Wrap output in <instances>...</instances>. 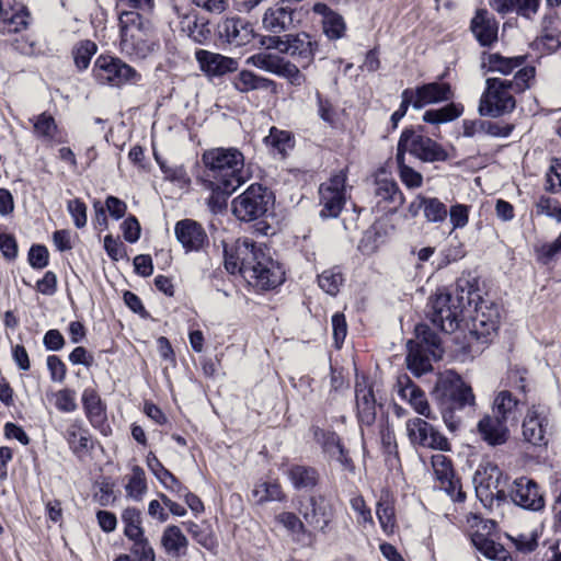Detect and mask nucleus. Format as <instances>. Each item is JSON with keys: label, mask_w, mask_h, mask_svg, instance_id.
<instances>
[{"label": "nucleus", "mask_w": 561, "mask_h": 561, "mask_svg": "<svg viewBox=\"0 0 561 561\" xmlns=\"http://www.w3.org/2000/svg\"><path fill=\"white\" fill-rule=\"evenodd\" d=\"M225 267L230 274L240 273L249 285L261 290L273 289L284 282V271L271 257L266 247L249 238L225 247Z\"/></svg>", "instance_id": "1"}, {"label": "nucleus", "mask_w": 561, "mask_h": 561, "mask_svg": "<svg viewBox=\"0 0 561 561\" xmlns=\"http://www.w3.org/2000/svg\"><path fill=\"white\" fill-rule=\"evenodd\" d=\"M205 167L201 183L204 188L234 192L250 179L244 156L237 148H213L202 154Z\"/></svg>", "instance_id": "2"}, {"label": "nucleus", "mask_w": 561, "mask_h": 561, "mask_svg": "<svg viewBox=\"0 0 561 561\" xmlns=\"http://www.w3.org/2000/svg\"><path fill=\"white\" fill-rule=\"evenodd\" d=\"M535 77V68L526 67L516 72L512 80L489 78L481 95L479 113L482 116L499 117L515 108L513 92H523L529 88Z\"/></svg>", "instance_id": "3"}, {"label": "nucleus", "mask_w": 561, "mask_h": 561, "mask_svg": "<svg viewBox=\"0 0 561 561\" xmlns=\"http://www.w3.org/2000/svg\"><path fill=\"white\" fill-rule=\"evenodd\" d=\"M119 48L130 59H145L159 50L151 22L140 14L123 13L119 16Z\"/></svg>", "instance_id": "4"}, {"label": "nucleus", "mask_w": 561, "mask_h": 561, "mask_svg": "<svg viewBox=\"0 0 561 561\" xmlns=\"http://www.w3.org/2000/svg\"><path fill=\"white\" fill-rule=\"evenodd\" d=\"M465 288L457 283L455 293L438 290L431 300L430 319L434 325L446 333L456 331L459 327L466 305L471 302V291L463 296Z\"/></svg>", "instance_id": "5"}, {"label": "nucleus", "mask_w": 561, "mask_h": 561, "mask_svg": "<svg viewBox=\"0 0 561 561\" xmlns=\"http://www.w3.org/2000/svg\"><path fill=\"white\" fill-rule=\"evenodd\" d=\"M434 394L438 400L444 421L454 416V410L472 405L474 402L471 388L461 380L460 376L453 371H448L439 378Z\"/></svg>", "instance_id": "6"}, {"label": "nucleus", "mask_w": 561, "mask_h": 561, "mask_svg": "<svg viewBox=\"0 0 561 561\" xmlns=\"http://www.w3.org/2000/svg\"><path fill=\"white\" fill-rule=\"evenodd\" d=\"M405 152L423 162H440L449 159L448 152L442 145L413 129H404L398 141L399 158H405Z\"/></svg>", "instance_id": "7"}, {"label": "nucleus", "mask_w": 561, "mask_h": 561, "mask_svg": "<svg viewBox=\"0 0 561 561\" xmlns=\"http://www.w3.org/2000/svg\"><path fill=\"white\" fill-rule=\"evenodd\" d=\"M270 204V192L261 184H252L232 201V213L239 220L253 221L267 211Z\"/></svg>", "instance_id": "8"}, {"label": "nucleus", "mask_w": 561, "mask_h": 561, "mask_svg": "<svg viewBox=\"0 0 561 561\" xmlns=\"http://www.w3.org/2000/svg\"><path fill=\"white\" fill-rule=\"evenodd\" d=\"M95 80L101 84L121 87L127 82H137L140 75L119 58L101 55L93 67Z\"/></svg>", "instance_id": "9"}, {"label": "nucleus", "mask_w": 561, "mask_h": 561, "mask_svg": "<svg viewBox=\"0 0 561 561\" xmlns=\"http://www.w3.org/2000/svg\"><path fill=\"white\" fill-rule=\"evenodd\" d=\"M267 49H275L282 54H288L309 64L317 50V43L309 34H287L284 36H268L263 41Z\"/></svg>", "instance_id": "10"}, {"label": "nucleus", "mask_w": 561, "mask_h": 561, "mask_svg": "<svg viewBox=\"0 0 561 561\" xmlns=\"http://www.w3.org/2000/svg\"><path fill=\"white\" fill-rule=\"evenodd\" d=\"M346 173L340 171L332 175L328 182L319 187L320 216L323 218H335L340 215L346 199Z\"/></svg>", "instance_id": "11"}, {"label": "nucleus", "mask_w": 561, "mask_h": 561, "mask_svg": "<svg viewBox=\"0 0 561 561\" xmlns=\"http://www.w3.org/2000/svg\"><path fill=\"white\" fill-rule=\"evenodd\" d=\"M500 323V310L496 305L481 300L476 305L471 316L470 334L478 341L486 343L497 331Z\"/></svg>", "instance_id": "12"}, {"label": "nucleus", "mask_w": 561, "mask_h": 561, "mask_svg": "<svg viewBox=\"0 0 561 561\" xmlns=\"http://www.w3.org/2000/svg\"><path fill=\"white\" fill-rule=\"evenodd\" d=\"M503 473L496 465L486 463L474 474L476 492L482 502L496 500L503 502L507 495L501 486Z\"/></svg>", "instance_id": "13"}, {"label": "nucleus", "mask_w": 561, "mask_h": 561, "mask_svg": "<svg viewBox=\"0 0 561 561\" xmlns=\"http://www.w3.org/2000/svg\"><path fill=\"white\" fill-rule=\"evenodd\" d=\"M510 497L512 502L527 511L540 512L545 508V497L533 479L520 477L514 480Z\"/></svg>", "instance_id": "14"}, {"label": "nucleus", "mask_w": 561, "mask_h": 561, "mask_svg": "<svg viewBox=\"0 0 561 561\" xmlns=\"http://www.w3.org/2000/svg\"><path fill=\"white\" fill-rule=\"evenodd\" d=\"M432 467L439 483V488L444 490L453 501L463 502L465 492L461 490L459 480L455 477L451 460L443 454L432 456Z\"/></svg>", "instance_id": "15"}, {"label": "nucleus", "mask_w": 561, "mask_h": 561, "mask_svg": "<svg viewBox=\"0 0 561 561\" xmlns=\"http://www.w3.org/2000/svg\"><path fill=\"white\" fill-rule=\"evenodd\" d=\"M195 59L201 71L209 79L234 72L239 67L237 59L206 49H197Z\"/></svg>", "instance_id": "16"}, {"label": "nucleus", "mask_w": 561, "mask_h": 561, "mask_svg": "<svg viewBox=\"0 0 561 561\" xmlns=\"http://www.w3.org/2000/svg\"><path fill=\"white\" fill-rule=\"evenodd\" d=\"M411 93L412 106L421 110L426 105L449 101L453 91L448 83L431 82L415 89H408Z\"/></svg>", "instance_id": "17"}, {"label": "nucleus", "mask_w": 561, "mask_h": 561, "mask_svg": "<svg viewBox=\"0 0 561 561\" xmlns=\"http://www.w3.org/2000/svg\"><path fill=\"white\" fill-rule=\"evenodd\" d=\"M298 12L289 7L275 4L270 7L263 15L262 23L266 31L280 33L296 27L299 24Z\"/></svg>", "instance_id": "18"}, {"label": "nucleus", "mask_w": 561, "mask_h": 561, "mask_svg": "<svg viewBox=\"0 0 561 561\" xmlns=\"http://www.w3.org/2000/svg\"><path fill=\"white\" fill-rule=\"evenodd\" d=\"M313 435L325 454L337 460L345 470L354 471L355 466L353 460L335 433L314 427Z\"/></svg>", "instance_id": "19"}, {"label": "nucleus", "mask_w": 561, "mask_h": 561, "mask_svg": "<svg viewBox=\"0 0 561 561\" xmlns=\"http://www.w3.org/2000/svg\"><path fill=\"white\" fill-rule=\"evenodd\" d=\"M178 241L186 251H199L208 244V237L204 228L192 219L176 222L174 228Z\"/></svg>", "instance_id": "20"}, {"label": "nucleus", "mask_w": 561, "mask_h": 561, "mask_svg": "<svg viewBox=\"0 0 561 561\" xmlns=\"http://www.w3.org/2000/svg\"><path fill=\"white\" fill-rule=\"evenodd\" d=\"M302 515L309 526L324 531L333 518V508L324 496L314 495L309 499Z\"/></svg>", "instance_id": "21"}, {"label": "nucleus", "mask_w": 561, "mask_h": 561, "mask_svg": "<svg viewBox=\"0 0 561 561\" xmlns=\"http://www.w3.org/2000/svg\"><path fill=\"white\" fill-rule=\"evenodd\" d=\"M408 433L413 444L433 449H448V440L431 423H407Z\"/></svg>", "instance_id": "22"}, {"label": "nucleus", "mask_w": 561, "mask_h": 561, "mask_svg": "<svg viewBox=\"0 0 561 561\" xmlns=\"http://www.w3.org/2000/svg\"><path fill=\"white\" fill-rule=\"evenodd\" d=\"M218 34L227 43L240 46L250 41L252 30L242 19L231 16L224 19L218 24Z\"/></svg>", "instance_id": "23"}, {"label": "nucleus", "mask_w": 561, "mask_h": 561, "mask_svg": "<svg viewBox=\"0 0 561 561\" xmlns=\"http://www.w3.org/2000/svg\"><path fill=\"white\" fill-rule=\"evenodd\" d=\"M497 23L486 10H478L471 21V31L482 46L497 41Z\"/></svg>", "instance_id": "24"}, {"label": "nucleus", "mask_w": 561, "mask_h": 561, "mask_svg": "<svg viewBox=\"0 0 561 561\" xmlns=\"http://www.w3.org/2000/svg\"><path fill=\"white\" fill-rule=\"evenodd\" d=\"M398 387L399 396L402 399L408 400L415 412L425 417L431 416L430 405L424 392L419 389L407 375L400 376L398 378Z\"/></svg>", "instance_id": "25"}, {"label": "nucleus", "mask_w": 561, "mask_h": 561, "mask_svg": "<svg viewBox=\"0 0 561 561\" xmlns=\"http://www.w3.org/2000/svg\"><path fill=\"white\" fill-rule=\"evenodd\" d=\"M524 64V56L504 57L497 53L484 55L482 59V68L485 71L499 72L503 76H507L516 69L525 68Z\"/></svg>", "instance_id": "26"}, {"label": "nucleus", "mask_w": 561, "mask_h": 561, "mask_svg": "<svg viewBox=\"0 0 561 561\" xmlns=\"http://www.w3.org/2000/svg\"><path fill=\"white\" fill-rule=\"evenodd\" d=\"M375 193L381 201L393 204L394 209L401 206L404 202L403 194L401 193L397 182L391 179L383 169L376 175Z\"/></svg>", "instance_id": "27"}, {"label": "nucleus", "mask_w": 561, "mask_h": 561, "mask_svg": "<svg viewBox=\"0 0 561 561\" xmlns=\"http://www.w3.org/2000/svg\"><path fill=\"white\" fill-rule=\"evenodd\" d=\"M66 438L73 454L82 458L93 448V438L88 430L83 428L81 423H71L66 431Z\"/></svg>", "instance_id": "28"}, {"label": "nucleus", "mask_w": 561, "mask_h": 561, "mask_svg": "<svg viewBox=\"0 0 561 561\" xmlns=\"http://www.w3.org/2000/svg\"><path fill=\"white\" fill-rule=\"evenodd\" d=\"M30 23V13L23 4H15L4 10L0 16V26L3 33H19L26 30Z\"/></svg>", "instance_id": "29"}, {"label": "nucleus", "mask_w": 561, "mask_h": 561, "mask_svg": "<svg viewBox=\"0 0 561 561\" xmlns=\"http://www.w3.org/2000/svg\"><path fill=\"white\" fill-rule=\"evenodd\" d=\"M161 546L168 554L180 557L186 552L188 540L180 527L169 525L162 533Z\"/></svg>", "instance_id": "30"}, {"label": "nucleus", "mask_w": 561, "mask_h": 561, "mask_svg": "<svg viewBox=\"0 0 561 561\" xmlns=\"http://www.w3.org/2000/svg\"><path fill=\"white\" fill-rule=\"evenodd\" d=\"M233 88L241 92L248 93L254 90H267L275 85L274 81L259 77L250 70H242L232 78Z\"/></svg>", "instance_id": "31"}, {"label": "nucleus", "mask_w": 561, "mask_h": 561, "mask_svg": "<svg viewBox=\"0 0 561 561\" xmlns=\"http://www.w3.org/2000/svg\"><path fill=\"white\" fill-rule=\"evenodd\" d=\"M34 134L47 142H64L61 134L51 115L42 113L32 119Z\"/></svg>", "instance_id": "32"}, {"label": "nucleus", "mask_w": 561, "mask_h": 561, "mask_svg": "<svg viewBox=\"0 0 561 561\" xmlns=\"http://www.w3.org/2000/svg\"><path fill=\"white\" fill-rule=\"evenodd\" d=\"M414 331L417 340L415 347L424 350L434 358H440V340L437 334L424 323L417 324Z\"/></svg>", "instance_id": "33"}, {"label": "nucleus", "mask_w": 561, "mask_h": 561, "mask_svg": "<svg viewBox=\"0 0 561 561\" xmlns=\"http://www.w3.org/2000/svg\"><path fill=\"white\" fill-rule=\"evenodd\" d=\"M472 543L485 558L497 561H510L511 556L507 550L492 539L483 535H474Z\"/></svg>", "instance_id": "34"}, {"label": "nucleus", "mask_w": 561, "mask_h": 561, "mask_svg": "<svg viewBox=\"0 0 561 561\" xmlns=\"http://www.w3.org/2000/svg\"><path fill=\"white\" fill-rule=\"evenodd\" d=\"M287 474L293 486L297 490L311 489L317 485L319 479L316 469L298 465L293 466Z\"/></svg>", "instance_id": "35"}, {"label": "nucleus", "mask_w": 561, "mask_h": 561, "mask_svg": "<svg viewBox=\"0 0 561 561\" xmlns=\"http://www.w3.org/2000/svg\"><path fill=\"white\" fill-rule=\"evenodd\" d=\"M517 407V399L514 398L510 391L503 390L495 396L492 404V411L497 421H500V419H514Z\"/></svg>", "instance_id": "36"}, {"label": "nucleus", "mask_w": 561, "mask_h": 561, "mask_svg": "<svg viewBox=\"0 0 561 561\" xmlns=\"http://www.w3.org/2000/svg\"><path fill=\"white\" fill-rule=\"evenodd\" d=\"M356 403L358 416L364 420L375 419V398L373 390L368 388L365 381L356 382Z\"/></svg>", "instance_id": "37"}, {"label": "nucleus", "mask_w": 561, "mask_h": 561, "mask_svg": "<svg viewBox=\"0 0 561 561\" xmlns=\"http://www.w3.org/2000/svg\"><path fill=\"white\" fill-rule=\"evenodd\" d=\"M409 354L407 355L408 368L415 375L421 376L432 369L428 353L414 347V342L409 341Z\"/></svg>", "instance_id": "38"}, {"label": "nucleus", "mask_w": 561, "mask_h": 561, "mask_svg": "<svg viewBox=\"0 0 561 561\" xmlns=\"http://www.w3.org/2000/svg\"><path fill=\"white\" fill-rule=\"evenodd\" d=\"M523 436L526 442L534 446H546L551 435L550 423H522Z\"/></svg>", "instance_id": "39"}, {"label": "nucleus", "mask_w": 561, "mask_h": 561, "mask_svg": "<svg viewBox=\"0 0 561 561\" xmlns=\"http://www.w3.org/2000/svg\"><path fill=\"white\" fill-rule=\"evenodd\" d=\"M376 515L385 533L390 534L396 527V514L392 500L382 495L376 506Z\"/></svg>", "instance_id": "40"}, {"label": "nucleus", "mask_w": 561, "mask_h": 561, "mask_svg": "<svg viewBox=\"0 0 561 561\" xmlns=\"http://www.w3.org/2000/svg\"><path fill=\"white\" fill-rule=\"evenodd\" d=\"M183 526L193 539L205 549L214 550L217 547V539L209 526L203 527L192 520L183 522Z\"/></svg>", "instance_id": "41"}, {"label": "nucleus", "mask_w": 561, "mask_h": 561, "mask_svg": "<svg viewBox=\"0 0 561 561\" xmlns=\"http://www.w3.org/2000/svg\"><path fill=\"white\" fill-rule=\"evenodd\" d=\"M252 497L256 504H263L272 501H283L285 495L278 483L260 482L252 490Z\"/></svg>", "instance_id": "42"}, {"label": "nucleus", "mask_w": 561, "mask_h": 561, "mask_svg": "<svg viewBox=\"0 0 561 561\" xmlns=\"http://www.w3.org/2000/svg\"><path fill=\"white\" fill-rule=\"evenodd\" d=\"M463 112L460 104L450 103L438 110L426 111L423 121L431 124H442L458 118Z\"/></svg>", "instance_id": "43"}, {"label": "nucleus", "mask_w": 561, "mask_h": 561, "mask_svg": "<svg viewBox=\"0 0 561 561\" xmlns=\"http://www.w3.org/2000/svg\"><path fill=\"white\" fill-rule=\"evenodd\" d=\"M478 431L483 440L491 446L505 443L508 435L505 423H478Z\"/></svg>", "instance_id": "44"}, {"label": "nucleus", "mask_w": 561, "mask_h": 561, "mask_svg": "<svg viewBox=\"0 0 561 561\" xmlns=\"http://www.w3.org/2000/svg\"><path fill=\"white\" fill-rule=\"evenodd\" d=\"M125 490L127 496L133 499L134 501L142 500L147 491V481L145 471L141 467L134 466L131 468V474L128 479Z\"/></svg>", "instance_id": "45"}, {"label": "nucleus", "mask_w": 561, "mask_h": 561, "mask_svg": "<svg viewBox=\"0 0 561 561\" xmlns=\"http://www.w3.org/2000/svg\"><path fill=\"white\" fill-rule=\"evenodd\" d=\"M181 24L182 31L195 43L203 44L210 36V30L204 20L186 16Z\"/></svg>", "instance_id": "46"}, {"label": "nucleus", "mask_w": 561, "mask_h": 561, "mask_svg": "<svg viewBox=\"0 0 561 561\" xmlns=\"http://www.w3.org/2000/svg\"><path fill=\"white\" fill-rule=\"evenodd\" d=\"M122 520L125 525L124 534L131 540L141 538L144 529L141 527V513L136 507H127L122 514Z\"/></svg>", "instance_id": "47"}, {"label": "nucleus", "mask_w": 561, "mask_h": 561, "mask_svg": "<svg viewBox=\"0 0 561 561\" xmlns=\"http://www.w3.org/2000/svg\"><path fill=\"white\" fill-rule=\"evenodd\" d=\"M154 8L153 0H116V10L118 18L123 13L148 14Z\"/></svg>", "instance_id": "48"}, {"label": "nucleus", "mask_w": 561, "mask_h": 561, "mask_svg": "<svg viewBox=\"0 0 561 561\" xmlns=\"http://www.w3.org/2000/svg\"><path fill=\"white\" fill-rule=\"evenodd\" d=\"M319 286L329 295L335 296L344 282V277L337 267L323 271L318 278Z\"/></svg>", "instance_id": "49"}, {"label": "nucleus", "mask_w": 561, "mask_h": 561, "mask_svg": "<svg viewBox=\"0 0 561 561\" xmlns=\"http://www.w3.org/2000/svg\"><path fill=\"white\" fill-rule=\"evenodd\" d=\"M423 214L427 221L438 224L446 219L448 210L446 205L438 198L425 197Z\"/></svg>", "instance_id": "50"}, {"label": "nucleus", "mask_w": 561, "mask_h": 561, "mask_svg": "<svg viewBox=\"0 0 561 561\" xmlns=\"http://www.w3.org/2000/svg\"><path fill=\"white\" fill-rule=\"evenodd\" d=\"M282 62V58L270 53H259L247 59V64L274 75L277 73Z\"/></svg>", "instance_id": "51"}, {"label": "nucleus", "mask_w": 561, "mask_h": 561, "mask_svg": "<svg viewBox=\"0 0 561 561\" xmlns=\"http://www.w3.org/2000/svg\"><path fill=\"white\" fill-rule=\"evenodd\" d=\"M404 159L405 158L400 159L399 154L397 153L396 160L399 167V176L402 183L408 188L421 187L423 185V175L411 167L407 165Z\"/></svg>", "instance_id": "52"}, {"label": "nucleus", "mask_w": 561, "mask_h": 561, "mask_svg": "<svg viewBox=\"0 0 561 561\" xmlns=\"http://www.w3.org/2000/svg\"><path fill=\"white\" fill-rule=\"evenodd\" d=\"M98 46L91 41H82L76 47L75 62L80 70H84L89 67L92 56L96 53Z\"/></svg>", "instance_id": "53"}, {"label": "nucleus", "mask_w": 561, "mask_h": 561, "mask_svg": "<svg viewBox=\"0 0 561 561\" xmlns=\"http://www.w3.org/2000/svg\"><path fill=\"white\" fill-rule=\"evenodd\" d=\"M322 24L323 32L330 39H339L344 36L346 26L340 14L333 12L327 15V19L322 20Z\"/></svg>", "instance_id": "54"}, {"label": "nucleus", "mask_w": 561, "mask_h": 561, "mask_svg": "<svg viewBox=\"0 0 561 561\" xmlns=\"http://www.w3.org/2000/svg\"><path fill=\"white\" fill-rule=\"evenodd\" d=\"M82 402L88 417H101L104 413V404L93 389H85L82 394Z\"/></svg>", "instance_id": "55"}, {"label": "nucleus", "mask_w": 561, "mask_h": 561, "mask_svg": "<svg viewBox=\"0 0 561 561\" xmlns=\"http://www.w3.org/2000/svg\"><path fill=\"white\" fill-rule=\"evenodd\" d=\"M381 444L386 455V462L389 466H394L398 462V451L394 433L390 430L389 425L381 430Z\"/></svg>", "instance_id": "56"}, {"label": "nucleus", "mask_w": 561, "mask_h": 561, "mask_svg": "<svg viewBox=\"0 0 561 561\" xmlns=\"http://www.w3.org/2000/svg\"><path fill=\"white\" fill-rule=\"evenodd\" d=\"M265 142L282 154L291 147V138L289 134L284 130H278L275 127L271 128L270 135L265 137Z\"/></svg>", "instance_id": "57"}, {"label": "nucleus", "mask_w": 561, "mask_h": 561, "mask_svg": "<svg viewBox=\"0 0 561 561\" xmlns=\"http://www.w3.org/2000/svg\"><path fill=\"white\" fill-rule=\"evenodd\" d=\"M470 206L465 204H453L448 210L449 221L453 230L462 229L469 222Z\"/></svg>", "instance_id": "58"}, {"label": "nucleus", "mask_w": 561, "mask_h": 561, "mask_svg": "<svg viewBox=\"0 0 561 561\" xmlns=\"http://www.w3.org/2000/svg\"><path fill=\"white\" fill-rule=\"evenodd\" d=\"M131 541L134 543L130 551L137 558V561H156L153 548L145 535L141 538L131 539Z\"/></svg>", "instance_id": "59"}, {"label": "nucleus", "mask_w": 561, "mask_h": 561, "mask_svg": "<svg viewBox=\"0 0 561 561\" xmlns=\"http://www.w3.org/2000/svg\"><path fill=\"white\" fill-rule=\"evenodd\" d=\"M536 210L538 215H546L557 221H561V206L556 199L541 196L536 203Z\"/></svg>", "instance_id": "60"}, {"label": "nucleus", "mask_w": 561, "mask_h": 561, "mask_svg": "<svg viewBox=\"0 0 561 561\" xmlns=\"http://www.w3.org/2000/svg\"><path fill=\"white\" fill-rule=\"evenodd\" d=\"M277 76L286 78L293 85L300 87L305 82V76L300 72L298 67L289 61L283 60Z\"/></svg>", "instance_id": "61"}, {"label": "nucleus", "mask_w": 561, "mask_h": 561, "mask_svg": "<svg viewBox=\"0 0 561 561\" xmlns=\"http://www.w3.org/2000/svg\"><path fill=\"white\" fill-rule=\"evenodd\" d=\"M67 209L77 228H83L87 225V206L79 198L69 201Z\"/></svg>", "instance_id": "62"}, {"label": "nucleus", "mask_w": 561, "mask_h": 561, "mask_svg": "<svg viewBox=\"0 0 561 561\" xmlns=\"http://www.w3.org/2000/svg\"><path fill=\"white\" fill-rule=\"evenodd\" d=\"M332 329L334 345L336 348H341L347 334V324L343 313L336 312L332 316Z\"/></svg>", "instance_id": "63"}, {"label": "nucleus", "mask_w": 561, "mask_h": 561, "mask_svg": "<svg viewBox=\"0 0 561 561\" xmlns=\"http://www.w3.org/2000/svg\"><path fill=\"white\" fill-rule=\"evenodd\" d=\"M352 510L357 514V522L359 524L373 523L370 510L366 506L365 500L362 495H354L350 500Z\"/></svg>", "instance_id": "64"}]
</instances>
